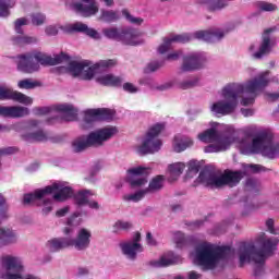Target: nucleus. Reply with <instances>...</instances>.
<instances>
[{
  "mask_svg": "<svg viewBox=\"0 0 279 279\" xmlns=\"http://www.w3.org/2000/svg\"><path fill=\"white\" fill-rule=\"evenodd\" d=\"M151 173V169L145 167H136L128 170V174L132 175L129 180L132 189H138L141 186H145L147 184V178Z\"/></svg>",
  "mask_w": 279,
  "mask_h": 279,
  "instance_id": "obj_12",
  "label": "nucleus"
},
{
  "mask_svg": "<svg viewBox=\"0 0 279 279\" xmlns=\"http://www.w3.org/2000/svg\"><path fill=\"white\" fill-rule=\"evenodd\" d=\"M102 34L110 40H117L118 43H122V45H129L131 47H138V45L145 43L143 33L136 28L107 27L102 29Z\"/></svg>",
  "mask_w": 279,
  "mask_h": 279,
  "instance_id": "obj_4",
  "label": "nucleus"
},
{
  "mask_svg": "<svg viewBox=\"0 0 279 279\" xmlns=\"http://www.w3.org/2000/svg\"><path fill=\"white\" fill-rule=\"evenodd\" d=\"M163 62L154 61L148 64V70L154 73L155 71H158L160 66H162Z\"/></svg>",
  "mask_w": 279,
  "mask_h": 279,
  "instance_id": "obj_60",
  "label": "nucleus"
},
{
  "mask_svg": "<svg viewBox=\"0 0 279 279\" xmlns=\"http://www.w3.org/2000/svg\"><path fill=\"white\" fill-rule=\"evenodd\" d=\"M123 90H125V93H138V88L132 83H124Z\"/></svg>",
  "mask_w": 279,
  "mask_h": 279,
  "instance_id": "obj_57",
  "label": "nucleus"
},
{
  "mask_svg": "<svg viewBox=\"0 0 279 279\" xmlns=\"http://www.w3.org/2000/svg\"><path fill=\"white\" fill-rule=\"evenodd\" d=\"M69 32L86 34V36H89V38H99V33H97V31H95L94 28H89L88 25L82 22H76L72 24L69 28Z\"/></svg>",
  "mask_w": 279,
  "mask_h": 279,
  "instance_id": "obj_25",
  "label": "nucleus"
},
{
  "mask_svg": "<svg viewBox=\"0 0 279 279\" xmlns=\"http://www.w3.org/2000/svg\"><path fill=\"white\" fill-rule=\"evenodd\" d=\"M250 169H252L253 173H259V171H265V167L260 165H250Z\"/></svg>",
  "mask_w": 279,
  "mask_h": 279,
  "instance_id": "obj_62",
  "label": "nucleus"
},
{
  "mask_svg": "<svg viewBox=\"0 0 279 279\" xmlns=\"http://www.w3.org/2000/svg\"><path fill=\"white\" fill-rule=\"evenodd\" d=\"M93 121H99V111L98 109H89L85 111L84 122L93 123Z\"/></svg>",
  "mask_w": 279,
  "mask_h": 279,
  "instance_id": "obj_42",
  "label": "nucleus"
},
{
  "mask_svg": "<svg viewBox=\"0 0 279 279\" xmlns=\"http://www.w3.org/2000/svg\"><path fill=\"white\" fill-rule=\"evenodd\" d=\"M8 99L17 101V104H24V106H32L34 104L32 97L0 85V101H5Z\"/></svg>",
  "mask_w": 279,
  "mask_h": 279,
  "instance_id": "obj_13",
  "label": "nucleus"
},
{
  "mask_svg": "<svg viewBox=\"0 0 279 279\" xmlns=\"http://www.w3.org/2000/svg\"><path fill=\"white\" fill-rule=\"evenodd\" d=\"M145 195H147V191L146 190H141L135 192L134 194H129L125 195L123 197V199H125V202H141V199H143V197H145Z\"/></svg>",
  "mask_w": 279,
  "mask_h": 279,
  "instance_id": "obj_43",
  "label": "nucleus"
},
{
  "mask_svg": "<svg viewBox=\"0 0 279 279\" xmlns=\"http://www.w3.org/2000/svg\"><path fill=\"white\" fill-rule=\"evenodd\" d=\"M22 138L26 143H45V141H49V134L43 130H38L33 133L23 134Z\"/></svg>",
  "mask_w": 279,
  "mask_h": 279,
  "instance_id": "obj_28",
  "label": "nucleus"
},
{
  "mask_svg": "<svg viewBox=\"0 0 279 279\" xmlns=\"http://www.w3.org/2000/svg\"><path fill=\"white\" fill-rule=\"evenodd\" d=\"M23 25H27V19H25V17L17 19L14 22V27H15L16 34H23V28H22Z\"/></svg>",
  "mask_w": 279,
  "mask_h": 279,
  "instance_id": "obj_53",
  "label": "nucleus"
},
{
  "mask_svg": "<svg viewBox=\"0 0 279 279\" xmlns=\"http://www.w3.org/2000/svg\"><path fill=\"white\" fill-rule=\"evenodd\" d=\"M272 29L271 28H267L264 32V36H263V41L259 46V50L257 52L254 53V58H256L257 60H260V58H263V56H266V53H269L270 49H271V38L269 37V34H271Z\"/></svg>",
  "mask_w": 279,
  "mask_h": 279,
  "instance_id": "obj_23",
  "label": "nucleus"
},
{
  "mask_svg": "<svg viewBox=\"0 0 279 279\" xmlns=\"http://www.w3.org/2000/svg\"><path fill=\"white\" fill-rule=\"evenodd\" d=\"M45 21H47V16H45V14L43 13L31 14V23L36 27H39L40 25H45Z\"/></svg>",
  "mask_w": 279,
  "mask_h": 279,
  "instance_id": "obj_44",
  "label": "nucleus"
},
{
  "mask_svg": "<svg viewBox=\"0 0 279 279\" xmlns=\"http://www.w3.org/2000/svg\"><path fill=\"white\" fill-rule=\"evenodd\" d=\"M72 9L83 19H90L99 12V3L97 0H81V2L72 3Z\"/></svg>",
  "mask_w": 279,
  "mask_h": 279,
  "instance_id": "obj_11",
  "label": "nucleus"
},
{
  "mask_svg": "<svg viewBox=\"0 0 279 279\" xmlns=\"http://www.w3.org/2000/svg\"><path fill=\"white\" fill-rule=\"evenodd\" d=\"M33 58L41 64V66H56L57 64H62V62H69V60H71V57L64 52L57 54L54 58L44 52H33Z\"/></svg>",
  "mask_w": 279,
  "mask_h": 279,
  "instance_id": "obj_15",
  "label": "nucleus"
},
{
  "mask_svg": "<svg viewBox=\"0 0 279 279\" xmlns=\"http://www.w3.org/2000/svg\"><path fill=\"white\" fill-rule=\"evenodd\" d=\"M19 88L24 90H32L38 86H40V83L37 81H32V78H24L19 81L17 83Z\"/></svg>",
  "mask_w": 279,
  "mask_h": 279,
  "instance_id": "obj_39",
  "label": "nucleus"
},
{
  "mask_svg": "<svg viewBox=\"0 0 279 279\" xmlns=\"http://www.w3.org/2000/svg\"><path fill=\"white\" fill-rule=\"evenodd\" d=\"M51 110V107H35L33 112L36 117H45V114H49Z\"/></svg>",
  "mask_w": 279,
  "mask_h": 279,
  "instance_id": "obj_51",
  "label": "nucleus"
},
{
  "mask_svg": "<svg viewBox=\"0 0 279 279\" xmlns=\"http://www.w3.org/2000/svg\"><path fill=\"white\" fill-rule=\"evenodd\" d=\"M98 84L101 86H112L119 88L123 84V77L107 74L97 78Z\"/></svg>",
  "mask_w": 279,
  "mask_h": 279,
  "instance_id": "obj_27",
  "label": "nucleus"
},
{
  "mask_svg": "<svg viewBox=\"0 0 279 279\" xmlns=\"http://www.w3.org/2000/svg\"><path fill=\"white\" fill-rule=\"evenodd\" d=\"M3 219H8V203L3 194H0V223ZM19 241V235L14 230L8 228H0V247H5V245H12Z\"/></svg>",
  "mask_w": 279,
  "mask_h": 279,
  "instance_id": "obj_8",
  "label": "nucleus"
},
{
  "mask_svg": "<svg viewBox=\"0 0 279 279\" xmlns=\"http://www.w3.org/2000/svg\"><path fill=\"white\" fill-rule=\"evenodd\" d=\"M196 260L198 265L207 269L215 268V246L206 242L198 244L196 246Z\"/></svg>",
  "mask_w": 279,
  "mask_h": 279,
  "instance_id": "obj_9",
  "label": "nucleus"
},
{
  "mask_svg": "<svg viewBox=\"0 0 279 279\" xmlns=\"http://www.w3.org/2000/svg\"><path fill=\"white\" fill-rule=\"evenodd\" d=\"M123 16L129 21V23H132L133 25H143V19L142 17H134L132 14H130V11L128 9L122 10Z\"/></svg>",
  "mask_w": 279,
  "mask_h": 279,
  "instance_id": "obj_46",
  "label": "nucleus"
},
{
  "mask_svg": "<svg viewBox=\"0 0 279 279\" xmlns=\"http://www.w3.org/2000/svg\"><path fill=\"white\" fill-rule=\"evenodd\" d=\"M16 151H19L16 147L0 148V158L1 156H12V154H16Z\"/></svg>",
  "mask_w": 279,
  "mask_h": 279,
  "instance_id": "obj_54",
  "label": "nucleus"
},
{
  "mask_svg": "<svg viewBox=\"0 0 279 279\" xmlns=\"http://www.w3.org/2000/svg\"><path fill=\"white\" fill-rule=\"evenodd\" d=\"M269 71H266L254 80H251L246 83L245 86L239 83H230L222 88V97L226 100H219L214 102L210 107L211 112L215 114H221V117H226L228 114H232L234 110H236V106H239V97L243 94H248L251 96L244 97L241 100L242 106H252L256 99L257 90H263L269 84Z\"/></svg>",
  "mask_w": 279,
  "mask_h": 279,
  "instance_id": "obj_1",
  "label": "nucleus"
},
{
  "mask_svg": "<svg viewBox=\"0 0 279 279\" xmlns=\"http://www.w3.org/2000/svg\"><path fill=\"white\" fill-rule=\"evenodd\" d=\"M232 255V247L231 246H217L214 247V257L215 263H219V260H223L228 258V256Z\"/></svg>",
  "mask_w": 279,
  "mask_h": 279,
  "instance_id": "obj_34",
  "label": "nucleus"
},
{
  "mask_svg": "<svg viewBox=\"0 0 279 279\" xmlns=\"http://www.w3.org/2000/svg\"><path fill=\"white\" fill-rule=\"evenodd\" d=\"M50 252H60V250H66L71 246V238H54L47 242Z\"/></svg>",
  "mask_w": 279,
  "mask_h": 279,
  "instance_id": "obj_24",
  "label": "nucleus"
},
{
  "mask_svg": "<svg viewBox=\"0 0 279 279\" xmlns=\"http://www.w3.org/2000/svg\"><path fill=\"white\" fill-rule=\"evenodd\" d=\"M162 186H165V175L159 174L150 180L148 187L144 191H146V193H156L162 190Z\"/></svg>",
  "mask_w": 279,
  "mask_h": 279,
  "instance_id": "obj_30",
  "label": "nucleus"
},
{
  "mask_svg": "<svg viewBox=\"0 0 279 279\" xmlns=\"http://www.w3.org/2000/svg\"><path fill=\"white\" fill-rule=\"evenodd\" d=\"M100 12L99 21H102V23L119 21V14L116 11L102 9Z\"/></svg>",
  "mask_w": 279,
  "mask_h": 279,
  "instance_id": "obj_37",
  "label": "nucleus"
},
{
  "mask_svg": "<svg viewBox=\"0 0 279 279\" xmlns=\"http://www.w3.org/2000/svg\"><path fill=\"white\" fill-rule=\"evenodd\" d=\"M178 260H180V257H167V256H161L158 260H150L148 265L150 267H155L156 269H159L160 267H169L171 265L178 264Z\"/></svg>",
  "mask_w": 279,
  "mask_h": 279,
  "instance_id": "obj_29",
  "label": "nucleus"
},
{
  "mask_svg": "<svg viewBox=\"0 0 279 279\" xmlns=\"http://www.w3.org/2000/svg\"><path fill=\"white\" fill-rule=\"evenodd\" d=\"M2 267L5 269L3 279H40L38 276L26 275L23 276V262L19 257L5 255L1 259Z\"/></svg>",
  "mask_w": 279,
  "mask_h": 279,
  "instance_id": "obj_7",
  "label": "nucleus"
},
{
  "mask_svg": "<svg viewBox=\"0 0 279 279\" xmlns=\"http://www.w3.org/2000/svg\"><path fill=\"white\" fill-rule=\"evenodd\" d=\"M133 225L130 221H123V220H118L113 225V232H121L123 230L124 232H128V230H132Z\"/></svg>",
  "mask_w": 279,
  "mask_h": 279,
  "instance_id": "obj_41",
  "label": "nucleus"
},
{
  "mask_svg": "<svg viewBox=\"0 0 279 279\" xmlns=\"http://www.w3.org/2000/svg\"><path fill=\"white\" fill-rule=\"evenodd\" d=\"M29 114V109L27 107L11 106L3 107L0 106V117H5L8 119H21Z\"/></svg>",
  "mask_w": 279,
  "mask_h": 279,
  "instance_id": "obj_18",
  "label": "nucleus"
},
{
  "mask_svg": "<svg viewBox=\"0 0 279 279\" xmlns=\"http://www.w3.org/2000/svg\"><path fill=\"white\" fill-rule=\"evenodd\" d=\"M243 180V172L226 170L225 173L218 175L217 172L208 168L199 172L197 182L207 189H222V186H236Z\"/></svg>",
  "mask_w": 279,
  "mask_h": 279,
  "instance_id": "obj_3",
  "label": "nucleus"
},
{
  "mask_svg": "<svg viewBox=\"0 0 279 279\" xmlns=\"http://www.w3.org/2000/svg\"><path fill=\"white\" fill-rule=\"evenodd\" d=\"M172 43H191L193 40V36L189 33H184L181 35H174L172 38H170Z\"/></svg>",
  "mask_w": 279,
  "mask_h": 279,
  "instance_id": "obj_47",
  "label": "nucleus"
},
{
  "mask_svg": "<svg viewBox=\"0 0 279 279\" xmlns=\"http://www.w3.org/2000/svg\"><path fill=\"white\" fill-rule=\"evenodd\" d=\"M12 40L14 45H19L20 47L25 45H35V43H38V38L23 35L13 37Z\"/></svg>",
  "mask_w": 279,
  "mask_h": 279,
  "instance_id": "obj_38",
  "label": "nucleus"
},
{
  "mask_svg": "<svg viewBox=\"0 0 279 279\" xmlns=\"http://www.w3.org/2000/svg\"><path fill=\"white\" fill-rule=\"evenodd\" d=\"M57 112H62L63 121H77V110L73 105H58L56 107Z\"/></svg>",
  "mask_w": 279,
  "mask_h": 279,
  "instance_id": "obj_26",
  "label": "nucleus"
},
{
  "mask_svg": "<svg viewBox=\"0 0 279 279\" xmlns=\"http://www.w3.org/2000/svg\"><path fill=\"white\" fill-rule=\"evenodd\" d=\"M46 34L47 36H57L58 28L56 26H48L46 27Z\"/></svg>",
  "mask_w": 279,
  "mask_h": 279,
  "instance_id": "obj_61",
  "label": "nucleus"
},
{
  "mask_svg": "<svg viewBox=\"0 0 279 279\" xmlns=\"http://www.w3.org/2000/svg\"><path fill=\"white\" fill-rule=\"evenodd\" d=\"M174 243L177 247H184L186 245V236H184V233L178 231L174 233Z\"/></svg>",
  "mask_w": 279,
  "mask_h": 279,
  "instance_id": "obj_48",
  "label": "nucleus"
},
{
  "mask_svg": "<svg viewBox=\"0 0 279 279\" xmlns=\"http://www.w3.org/2000/svg\"><path fill=\"white\" fill-rule=\"evenodd\" d=\"M199 163H197L196 161L189 162V171L191 173H199Z\"/></svg>",
  "mask_w": 279,
  "mask_h": 279,
  "instance_id": "obj_58",
  "label": "nucleus"
},
{
  "mask_svg": "<svg viewBox=\"0 0 279 279\" xmlns=\"http://www.w3.org/2000/svg\"><path fill=\"white\" fill-rule=\"evenodd\" d=\"M44 206L46 207H44L41 210L43 215H49V213L53 210V207H51V199H45Z\"/></svg>",
  "mask_w": 279,
  "mask_h": 279,
  "instance_id": "obj_56",
  "label": "nucleus"
},
{
  "mask_svg": "<svg viewBox=\"0 0 279 279\" xmlns=\"http://www.w3.org/2000/svg\"><path fill=\"white\" fill-rule=\"evenodd\" d=\"M180 56H182V51H177V52L169 53L166 57V59L167 60H178V58H180Z\"/></svg>",
  "mask_w": 279,
  "mask_h": 279,
  "instance_id": "obj_63",
  "label": "nucleus"
},
{
  "mask_svg": "<svg viewBox=\"0 0 279 279\" xmlns=\"http://www.w3.org/2000/svg\"><path fill=\"white\" fill-rule=\"evenodd\" d=\"M114 134H117V128H104L90 132L88 135H85V138L87 140L89 147H101L104 143H106V141H110Z\"/></svg>",
  "mask_w": 279,
  "mask_h": 279,
  "instance_id": "obj_10",
  "label": "nucleus"
},
{
  "mask_svg": "<svg viewBox=\"0 0 279 279\" xmlns=\"http://www.w3.org/2000/svg\"><path fill=\"white\" fill-rule=\"evenodd\" d=\"M114 119V111L111 109H98V121H112Z\"/></svg>",
  "mask_w": 279,
  "mask_h": 279,
  "instance_id": "obj_40",
  "label": "nucleus"
},
{
  "mask_svg": "<svg viewBox=\"0 0 279 279\" xmlns=\"http://www.w3.org/2000/svg\"><path fill=\"white\" fill-rule=\"evenodd\" d=\"M267 98H268L270 101H278V99H279V93H269V94H267Z\"/></svg>",
  "mask_w": 279,
  "mask_h": 279,
  "instance_id": "obj_64",
  "label": "nucleus"
},
{
  "mask_svg": "<svg viewBox=\"0 0 279 279\" xmlns=\"http://www.w3.org/2000/svg\"><path fill=\"white\" fill-rule=\"evenodd\" d=\"M259 9L263 12H276V10H278V7L269 2H259Z\"/></svg>",
  "mask_w": 279,
  "mask_h": 279,
  "instance_id": "obj_52",
  "label": "nucleus"
},
{
  "mask_svg": "<svg viewBox=\"0 0 279 279\" xmlns=\"http://www.w3.org/2000/svg\"><path fill=\"white\" fill-rule=\"evenodd\" d=\"M203 64L204 62L202 61V57H199L197 53H192L183 57L181 70L184 73H189L191 71H197L198 69H202Z\"/></svg>",
  "mask_w": 279,
  "mask_h": 279,
  "instance_id": "obj_20",
  "label": "nucleus"
},
{
  "mask_svg": "<svg viewBox=\"0 0 279 279\" xmlns=\"http://www.w3.org/2000/svg\"><path fill=\"white\" fill-rule=\"evenodd\" d=\"M89 195H93V193H90V191L88 190H82L74 194L73 198L75 206H77L78 208H82V206H88Z\"/></svg>",
  "mask_w": 279,
  "mask_h": 279,
  "instance_id": "obj_33",
  "label": "nucleus"
},
{
  "mask_svg": "<svg viewBox=\"0 0 279 279\" xmlns=\"http://www.w3.org/2000/svg\"><path fill=\"white\" fill-rule=\"evenodd\" d=\"M10 8H12L11 3H8L5 0H0V16H10Z\"/></svg>",
  "mask_w": 279,
  "mask_h": 279,
  "instance_id": "obj_49",
  "label": "nucleus"
},
{
  "mask_svg": "<svg viewBox=\"0 0 279 279\" xmlns=\"http://www.w3.org/2000/svg\"><path fill=\"white\" fill-rule=\"evenodd\" d=\"M34 52H26L17 56V71L32 74L40 71V64L34 61Z\"/></svg>",
  "mask_w": 279,
  "mask_h": 279,
  "instance_id": "obj_14",
  "label": "nucleus"
},
{
  "mask_svg": "<svg viewBox=\"0 0 279 279\" xmlns=\"http://www.w3.org/2000/svg\"><path fill=\"white\" fill-rule=\"evenodd\" d=\"M193 145V140L190 137H182L175 136L174 137V144L173 149L177 151V154H180L181 151H184L187 147H191Z\"/></svg>",
  "mask_w": 279,
  "mask_h": 279,
  "instance_id": "obj_32",
  "label": "nucleus"
},
{
  "mask_svg": "<svg viewBox=\"0 0 279 279\" xmlns=\"http://www.w3.org/2000/svg\"><path fill=\"white\" fill-rule=\"evenodd\" d=\"M193 86H197V81H184L182 83H180V88H182V90H186L189 88H193Z\"/></svg>",
  "mask_w": 279,
  "mask_h": 279,
  "instance_id": "obj_55",
  "label": "nucleus"
},
{
  "mask_svg": "<svg viewBox=\"0 0 279 279\" xmlns=\"http://www.w3.org/2000/svg\"><path fill=\"white\" fill-rule=\"evenodd\" d=\"M274 225H275V222H274V219H271V218L266 221V227H267L268 232L270 234H278V232L274 228Z\"/></svg>",
  "mask_w": 279,
  "mask_h": 279,
  "instance_id": "obj_59",
  "label": "nucleus"
},
{
  "mask_svg": "<svg viewBox=\"0 0 279 279\" xmlns=\"http://www.w3.org/2000/svg\"><path fill=\"white\" fill-rule=\"evenodd\" d=\"M87 70L83 72V78L84 80H92L95 77V73L99 71L100 69H110L112 66H117V60L114 59H108V60H102L98 63H95L94 65H87Z\"/></svg>",
  "mask_w": 279,
  "mask_h": 279,
  "instance_id": "obj_19",
  "label": "nucleus"
},
{
  "mask_svg": "<svg viewBox=\"0 0 279 279\" xmlns=\"http://www.w3.org/2000/svg\"><path fill=\"white\" fill-rule=\"evenodd\" d=\"M122 254L129 257L131 260H136V254L143 252V245L141 243L122 242L120 243Z\"/></svg>",
  "mask_w": 279,
  "mask_h": 279,
  "instance_id": "obj_22",
  "label": "nucleus"
},
{
  "mask_svg": "<svg viewBox=\"0 0 279 279\" xmlns=\"http://www.w3.org/2000/svg\"><path fill=\"white\" fill-rule=\"evenodd\" d=\"M198 138L202 141V143H216L205 147L206 154L226 151V149H228L229 145L232 143L230 137L221 136V134H219V132H217L215 129H207L205 132L198 134Z\"/></svg>",
  "mask_w": 279,
  "mask_h": 279,
  "instance_id": "obj_5",
  "label": "nucleus"
},
{
  "mask_svg": "<svg viewBox=\"0 0 279 279\" xmlns=\"http://www.w3.org/2000/svg\"><path fill=\"white\" fill-rule=\"evenodd\" d=\"M93 236V233L90 230L86 228H82L78 230L76 238L71 239V246L75 247L78 252H84L85 250H88L90 247V239Z\"/></svg>",
  "mask_w": 279,
  "mask_h": 279,
  "instance_id": "obj_16",
  "label": "nucleus"
},
{
  "mask_svg": "<svg viewBox=\"0 0 279 279\" xmlns=\"http://www.w3.org/2000/svg\"><path fill=\"white\" fill-rule=\"evenodd\" d=\"M162 130H165V123H156L149 128L148 132L146 133V138L137 148L140 156H146V154H156V151H160L162 141H160L158 136H160V132H162Z\"/></svg>",
  "mask_w": 279,
  "mask_h": 279,
  "instance_id": "obj_6",
  "label": "nucleus"
},
{
  "mask_svg": "<svg viewBox=\"0 0 279 279\" xmlns=\"http://www.w3.org/2000/svg\"><path fill=\"white\" fill-rule=\"evenodd\" d=\"M185 165L183 162H177L169 166V171L171 175L180 177L184 172Z\"/></svg>",
  "mask_w": 279,
  "mask_h": 279,
  "instance_id": "obj_45",
  "label": "nucleus"
},
{
  "mask_svg": "<svg viewBox=\"0 0 279 279\" xmlns=\"http://www.w3.org/2000/svg\"><path fill=\"white\" fill-rule=\"evenodd\" d=\"M88 147H90V146L88 144V141L86 140V135L76 138L72 143V149L75 154H80L82 151H85V149H88Z\"/></svg>",
  "mask_w": 279,
  "mask_h": 279,
  "instance_id": "obj_36",
  "label": "nucleus"
},
{
  "mask_svg": "<svg viewBox=\"0 0 279 279\" xmlns=\"http://www.w3.org/2000/svg\"><path fill=\"white\" fill-rule=\"evenodd\" d=\"M194 38L197 40H205V43H215V40H221L226 34H223V31L219 28H214L209 31H197L194 33Z\"/></svg>",
  "mask_w": 279,
  "mask_h": 279,
  "instance_id": "obj_21",
  "label": "nucleus"
},
{
  "mask_svg": "<svg viewBox=\"0 0 279 279\" xmlns=\"http://www.w3.org/2000/svg\"><path fill=\"white\" fill-rule=\"evenodd\" d=\"M86 66H90V62L71 61L68 65V69L70 73L74 75V77H77V75H81V73L86 69Z\"/></svg>",
  "mask_w": 279,
  "mask_h": 279,
  "instance_id": "obj_35",
  "label": "nucleus"
},
{
  "mask_svg": "<svg viewBox=\"0 0 279 279\" xmlns=\"http://www.w3.org/2000/svg\"><path fill=\"white\" fill-rule=\"evenodd\" d=\"M58 193L53 194V199L56 202H66V199H71L73 197V189L69 186H64L60 189V185H58Z\"/></svg>",
  "mask_w": 279,
  "mask_h": 279,
  "instance_id": "obj_31",
  "label": "nucleus"
},
{
  "mask_svg": "<svg viewBox=\"0 0 279 279\" xmlns=\"http://www.w3.org/2000/svg\"><path fill=\"white\" fill-rule=\"evenodd\" d=\"M172 43L173 41L171 40V38H165L163 44H161L158 47V53H160L161 56H165V53H167V51H169L171 49Z\"/></svg>",
  "mask_w": 279,
  "mask_h": 279,
  "instance_id": "obj_50",
  "label": "nucleus"
},
{
  "mask_svg": "<svg viewBox=\"0 0 279 279\" xmlns=\"http://www.w3.org/2000/svg\"><path fill=\"white\" fill-rule=\"evenodd\" d=\"M56 191H58L57 183L48 185L45 189L35 190L34 193L24 194L23 204L24 206H32L35 204L36 199H43L45 195H51V193H56Z\"/></svg>",
  "mask_w": 279,
  "mask_h": 279,
  "instance_id": "obj_17",
  "label": "nucleus"
},
{
  "mask_svg": "<svg viewBox=\"0 0 279 279\" xmlns=\"http://www.w3.org/2000/svg\"><path fill=\"white\" fill-rule=\"evenodd\" d=\"M278 243V238L262 240V248L258 251L254 243L241 242L239 246L240 267L253 262L256 265L255 276H260L265 260L276 252Z\"/></svg>",
  "mask_w": 279,
  "mask_h": 279,
  "instance_id": "obj_2",
  "label": "nucleus"
}]
</instances>
